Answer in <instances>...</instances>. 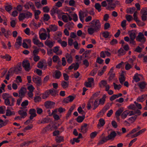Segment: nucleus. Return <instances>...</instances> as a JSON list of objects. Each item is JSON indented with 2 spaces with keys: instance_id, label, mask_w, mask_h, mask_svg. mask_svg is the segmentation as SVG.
Returning a JSON list of instances; mask_svg holds the SVG:
<instances>
[{
  "instance_id": "7ed1b4c3",
  "label": "nucleus",
  "mask_w": 147,
  "mask_h": 147,
  "mask_svg": "<svg viewBox=\"0 0 147 147\" xmlns=\"http://www.w3.org/2000/svg\"><path fill=\"white\" fill-rule=\"evenodd\" d=\"M32 41L34 45L38 46L39 47H43L44 45L42 42L40 41L37 35H35L32 38Z\"/></svg>"
},
{
  "instance_id": "603ef678",
  "label": "nucleus",
  "mask_w": 147,
  "mask_h": 147,
  "mask_svg": "<svg viewBox=\"0 0 147 147\" xmlns=\"http://www.w3.org/2000/svg\"><path fill=\"white\" fill-rule=\"evenodd\" d=\"M101 5L99 3H96L95 4L94 7L95 9L97 10L98 12H100L101 9Z\"/></svg>"
},
{
  "instance_id": "f03ea898",
  "label": "nucleus",
  "mask_w": 147,
  "mask_h": 147,
  "mask_svg": "<svg viewBox=\"0 0 147 147\" xmlns=\"http://www.w3.org/2000/svg\"><path fill=\"white\" fill-rule=\"evenodd\" d=\"M22 68L21 65L20 63H18L17 65L14 68H11L8 71V73H14L16 74H18L21 73Z\"/></svg>"
},
{
  "instance_id": "c03bdc74",
  "label": "nucleus",
  "mask_w": 147,
  "mask_h": 147,
  "mask_svg": "<svg viewBox=\"0 0 147 147\" xmlns=\"http://www.w3.org/2000/svg\"><path fill=\"white\" fill-rule=\"evenodd\" d=\"M136 57L134 56H133L132 58H130L127 62L129 63H131L132 65H134V62L136 60Z\"/></svg>"
},
{
  "instance_id": "ddd939ff",
  "label": "nucleus",
  "mask_w": 147,
  "mask_h": 147,
  "mask_svg": "<svg viewBox=\"0 0 147 147\" xmlns=\"http://www.w3.org/2000/svg\"><path fill=\"white\" fill-rule=\"evenodd\" d=\"M26 92V88L22 87L19 91V97L23 98L24 97Z\"/></svg>"
},
{
  "instance_id": "f257e3e1",
  "label": "nucleus",
  "mask_w": 147,
  "mask_h": 147,
  "mask_svg": "<svg viewBox=\"0 0 147 147\" xmlns=\"http://www.w3.org/2000/svg\"><path fill=\"white\" fill-rule=\"evenodd\" d=\"M90 24L92 25V27L88 28L87 31L88 33L92 35L94 32L99 31L101 29V24L99 20L95 19L92 20Z\"/></svg>"
},
{
  "instance_id": "2f4dec72",
  "label": "nucleus",
  "mask_w": 147,
  "mask_h": 147,
  "mask_svg": "<svg viewBox=\"0 0 147 147\" xmlns=\"http://www.w3.org/2000/svg\"><path fill=\"white\" fill-rule=\"evenodd\" d=\"M8 121L7 120L3 121L0 118V128L6 125Z\"/></svg>"
},
{
  "instance_id": "a211bd4d",
  "label": "nucleus",
  "mask_w": 147,
  "mask_h": 147,
  "mask_svg": "<svg viewBox=\"0 0 147 147\" xmlns=\"http://www.w3.org/2000/svg\"><path fill=\"white\" fill-rule=\"evenodd\" d=\"M27 110H21L18 111V113L20 115V116L22 118H24L27 115Z\"/></svg>"
},
{
  "instance_id": "2eb2a0df",
  "label": "nucleus",
  "mask_w": 147,
  "mask_h": 147,
  "mask_svg": "<svg viewBox=\"0 0 147 147\" xmlns=\"http://www.w3.org/2000/svg\"><path fill=\"white\" fill-rule=\"evenodd\" d=\"M22 38L18 36L16 40L15 46L17 48H18L22 45Z\"/></svg>"
},
{
  "instance_id": "c85d7f7f",
  "label": "nucleus",
  "mask_w": 147,
  "mask_h": 147,
  "mask_svg": "<svg viewBox=\"0 0 147 147\" xmlns=\"http://www.w3.org/2000/svg\"><path fill=\"white\" fill-rule=\"evenodd\" d=\"M146 130L145 128L142 129L132 135V138H135L144 133Z\"/></svg>"
},
{
  "instance_id": "69168bd1",
  "label": "nucleus",
  "mask_w": 147,
  "mask_h": 147,
  "mask_svg": "<svg viewBox=\"0 0 147 147\" xmlns=\"http://www.w3.org/2000/svg\"><path fill=\"white\" fill-rule=\"evenodd\" d=\"M114 88L115 90H119L121 88V86L120 84L117 85L115 83H113Z\"/></svg>"
},
{
  "instance_id": "5fc2aeb1",
  "label": "nucleus",
  "mask_w": 147,
  "mask_h": 147,
  "mask_svg": "<svg viewBox=\"0 0 147 147\" xmlns=\"http://www.w3.org/2000/svg\"><path fill=\"white\" fill-rule=\"evenodd\" d=\"M85 115L82 116H79L77 119V121L78 123H81L82 122L85 118Z\"/></svg>"
},
{
  "instance_id": "ea45409f",
  "label": "nucleus",
  "mask_w": 147,
  "mask_h": 147,
  "mask_svg": "<svg viewBox=\"0 0 147 147\" xmlns=\"http://www.w3.org/2000/svg\"><path fill=\"white\" fill-rule=\"evenodd\" d=\"M133 65L131 64H130L129 63L126 62L125 63V69L127 70H129L132 67Z\"/></svg>"
},
{
  "instance_id": "1a4fd4ad",
  "label": "nucleus",
  "mask_w": 147,
  "mask_h": 147,
  "mask_svg": "<svg viewBox=\"0 0 147 147\" xmlns=\"http://www.w3.org/2000/svg\"><path fill=\"white\" fill-rule=\"evenodd\" d=\"M136 40L138 41L144 43L146 41V38L143 33L140 32L136 37Z\"/></svg>"
},
{
  "instance_id": "e2e57ef3",
  "label": "nucleus",
  "mask_w": 147,
  "mask_h": 147,
  "mask_svg": "<svg viewBox=\"0 0 147 147\" xmlns=\"http://www.w3.org/2000/svg\"><path fill=\"white\" fill-rule=\"evenodd\" d=\"M91 52V50H87L85 51L83 55H84L85 58L88 57L90 54Z\"/></svg>"
},
{
  "instance_id": "bb28decb",
  "label": "nucleus",
  "mask_w": 147,
  "mask_h": 147,
  "mask_svg": "<svg viewBox=\"0 0 147 147\" xmlns=\"http://www.w3.org/2000/svg\"><path fill=\"white\" fill-rule=\"evenodd\" d=\"M39 35L40 38L42 40H46L48 36L46 33H39Z\"/></svg>"
},
{
  "instance_id": "e433bc0d",
  "label": "nucleus",
  "mask_w": 147,
  "mask_h": 147,
  "mask_svg": "<svg viewBox=\"0 0 147 147\" xmlns=\"http://www.w3.org/2000/svg\"><path fill=\"white\" fill-rule=\"evenodd\" d=\"M105 124V120L102 119H100L99 120V123L98 125V127H102Z\"/></svg>"
},
{
  "instance_id": "0e129e2a",
  "label": "nucleus",
  "mask_w": 147,
  "mask_h": 147,
  "mask_svg": "<svg viewBox=\"0 0 147 147\" xmlns=\"http://www.w3.org/2000/svg\"><path fill=\"white\" fill-rule=\"evenodd\" d=\"M133 79L136 82H138L140 80V79L138 76V74H136L133 77Z\"/></svg>"
},
{
  "instance_id": "13d9d810",
  "label": "nucleus",
  "mask_w": 147,
  "mask_h": 147,
  "mask_svg": "<svg viewBox=\"0 0 147 147\" xmlns=\"http://www.w3.org/2000/svg\"><path fill=\"white\" fill-rule=\"evenodd\" d=\"M137 117V115H136L134 116L131 117L128 119V120L131 122V123H133L136 120Z\"/></svg>"
},
{
  "instance_id": "774afa93",
  "label": "nucleus",
  "mask_w": 147,
  "mask_h": 147,
  "mask_svg": "<svg viewBox=\"0 0 147 147\" xmlns=\"http://www.w3.org/2000/svg\"><path fill=\"white\" fill-rule=\"evenodd\" d=\"M79 16H81V17H84L87 16V14L86 12L80 10L79 12Z\"/></svg>"
},
{
  "instance_id": "b1692460",
  "label": "nucleus",
  "mask_w": 147,
  "mask_h": 147,
  "mask_svg": "<svg viewBox=\"0 0 147 147\" xmlns=\"http://www.w3.org/2000/svg\"><path fill=\"white\" fill-rule=\"evenodd\" d=\"M146 85V83L145 82H141L138 84V85L141 91L145 88Z\"/></svg>"
},
{
  "instance_id": "6ab92c4d",
  "label": "nucleus",
  "mask_w": 147,
  "mask_h": 147,
  "mask_svg": "<svg viewBox=\"0 0 147 147\" xmlns=\"http://www.w3.org/2000/svg\"><path fill=\"white\" fill-rule=\"evenodd\" d=\"M45 106L47 108H51L53 107L55 105V103L53 102L48 101L45 103Z\"/></svg>"
},
{
  "instance_id": "dca6fc26",
  "label": "nucleus",
  "mask_w": 147,
  "mask_h": 147,
  "mask_svg": "<svg viewBox=\"0 0 147 147\" xmlns=\"http://www.w3.org/2000/svg\"><path fill=\"white\" fill-rule=\"evenodd\" d=\"M88 82H86L85 85L87 87H91L92 84L94 83V79L93 78H88Z\"/></svg>"
},
{
  "instance_id": "393cba45",
  "label": "nucleus",
  "mask_w": 147,
  "mask_h": 147,
  "mask_svg": "<svg viewBox=\"0 0 147 147\" xmlns=\"http://www.w3.org/2000/svg\"><path fill=\"white\" fill-rule=\"evenodd\" d=\"M87 125L86 123H84L83 125H82L81 127L80 131L83 133H86L88 130Z\"/></svg>"
},
{
  "instance_id": "20e7f679",
  "label": "nucleus",
  "mask_w": 147,
  "mask_h": 147,
  "mask_svg": "<svg viewBox=\"0 0 147 147\" xmlns=\"http://www.w3.org/2000/svg\"><path fill=\"white\" fill-rule=\"evenodd\" d=\"M32 81L37 86H40L42 84L41 78L37 76L34 75L33 76Z\"/></svg>"
},
{
  "instance_id": "864d4df0",
  "label": "nucleus",
  "mask_w": 147,
  "mask_h": 147,
  "mask_svg": "<svg viewBox=\"0 0 147 147\" xmlns=\"http://www.w3.org/2000/svg\"><path fill=\"white\" fill-rule=\"evenodd\" d=\"M135 9H136L134 7H133L130 8H128L127 9V13L130 14H132L134 12Z\"/></svg>"
},
{
  "instance_id": "bf43d9fd",
  "label": "nucleus",
  "mask_w": 147,
  "mask_h": 147,
  "mask_svg": "<svg viewBox=\"0 0 147 147\" xmlns=\"http://www.w3.org/2000/svg\"><path fill=\"white\" fill-rule=\"evenodd\" d=\"M12 109V108L9 107H7L6 110V115L7 116H10L12 114L11 111L9 110V109Z\"/></svg>"
},
{
  "instance_id": "0eeeda50",
  "label": "nucleus",
  "mask_w": 147,
  "mask_h": 147,
  "mask_svg": "<svg viewBox=\"0 0 147 147\" xmlns=\"http://www.w3.org/2000/svg\"><path fill=\"white\" fill-rule=\"evenodd\" d=\"M24 7L26 9H29L30 8L33 11L35 10V7L33 3L31 1L27 2L24 5Z\"/></svg>"
},
{
  "instance_id": "f3484780",
  "label": "nucleus",
  "mask_w": 147,
  "mask_h": 147,
  "mask_svg": "<svg viewBox=\"0 0 147 147\" xmlns=\"http://www.w3.org/2000/svg\"><path fill=\"white\" fill-rule=\"evenodd\" d=\"M116 135L117 134L116 132L114 131H113L111 132L110 134L108 135L107 137L108 140H113Z\"/></svg>"
},
{
  "instance_id": "8fccbe9b",
  "label": "nucleus",
  "mask_w": 147,
  "mask_h": 147,
  "mask_svg": "<svg viewBox=\"0 0 147 147\" xmlns=\"http://www.w3.org/2000/svg\"><path fill=\"white\" fill-rule=\"evenodd\" d=\"M37 67L39 68L42 69L43 67L44 69H45L47 67V66H44L43 63L42 62L39 61L37 64Z\"/></svg>"
},
{
  "instance_id": "4468645a",
  "label": "nucleus",
  "mask_w": 147,
  "mask_h": 147,
  "mask_svg": "<svg viewBox=\"0 0 147 147\" xmlns=\"http://www.w3.org/2000/svg\"><path fill=\"white\" fill-rule=\"evenodd\" d=\"M60 47L59 46H56L52 50L53 52L56 54L57 55H60L62 54V51L60 49Z\"/></svg>"
},
{
  "instance_id": "c756f323",
  "label": "nucleus",
  "mask_w": 147,
  "mask_h": 147,
  "mask_svg": "<svg viewBox=\"0 0 147 147\" xmlns=\"http://www.w3.org/2000/svg\"><path fill=\"white\" fill-rule=\"evenodd\" d=\"M57 112V109H55L54 111H53L51 114L53 115L54 119L56 120H58L59 119V117L58 115L56 114Z\"/></svg>"
},
{
  "instance_id": "58836bf2",
  "label": "nucleus",
  "mask_w": 147,
  "mask_h": 147,
  "mask_svg": "<svg viewBox=\"0 0 147 147\" xmlns=\"http://www.w3.org/2000/svg\"><path fill=\"white\" fill-rule=\"evenodd\" d=\"M119 80L120 83L122 84L125 80V78L123 74H122L120 75L119 78Z\"/></svg>"
},
{
  "instance_id": "680f3d73",
  "label": "nucleus",
  "mask_w": 147,
  "mask_h": 147,
  "mask_svg": "<svg viewBox=\"0 0 147 147\" xmlns=\"http://www.w3.org/2000/svg\"><path fill=\"white\" fill-rule=\"evenodd\" d=\"M78 111L79 113L83 115H85V112L82 110V107H79L78 108Z\"/></svg>"
},
{
  "instance_id": "6e6d98bb",
  "label": "nucleus",
  "mask_w": 147,
  "mask_h": 147,
  "mask_svg": "<svg viewBox=\"0 0 147 147\" xmlns=\"http://www.w3.org/2000/svg\"><path fill=\"white\" fill-rule=\"evenodd\" d=\"M3 98L5 100L6 98H8L11 97V96L8 93H4L2 95Z\"/></svg>"
},
{
  "instance_id": "cd10ccee",
  "label": "nucleus",
  "mask_w": 147,
  "mask_h": 147,
  "mask_svg": "<svg viewBox=\"0 0 147 147\" xmlns=\"http://www.w3.org/2000/svg\"><path fill=\"white\" fill-rule=\"evenodd\" d=\"M0 57L2 59H5L7 61H10L11 58V57L7 54H6L4 55H1Z\"/></svg>"
},
{
  "instance_id": "4be33fe9",
  "label": "nucleus",
  "mask_w": 147,
  "mask_h": 147,
  "mask_svg": "<svg viewBox=\"0 0 147 147\" xmlns=\"http://www.w3.org/2000/svg\"><path fill=\"white\" fill-rule=\"evenodd\" d=\"M45 45L48 47H49L51 48L54 45V42L52 41L47 39L45 42Z\"/></svg>"
},
{
  "instance_id": "338daca9",
  "label": "nucleus",
  "mask_w": 147,
  "mask_h": 147,
  "mask_svg": "<svg viewBox=\"0 0 147 147\" xmlns=\"http://www.w3.org/2000/svg\"><path fill=\"white\" fill-rule=\"evenodd\" d=\"M52 59L53 62L54 63H56L58 61L60 60V58L59 57L56 55H54L52 57Z\"/></svg>"
},
{
  "instance_id": "49530a36",
  "label": "nucleus",
  "mask_w": 147,
  "mask_h": 147,
  "mask_svg": "<svg viewBox=\"0 0 147 147\" xmlns=\"http://www.w3.org/2000/svg\"><path fill=\"white\" fill-rule=\"evenodd\" d=\"M145 95L143 94L141 96L138 97L137 99V100L138 102H142L145 100L144 98L145 97Z\"/></svg>"
},
{
  "instance_id": "052dcab7",
  "label": "nucleus",
  "mask_w": 147,
  "mask_h": 147,
  "mask_svg": "<svg viewBox=\"0 0 147 147\" xmlns=\"http://www.w3.org/2000/svg\"><path fill=\"white\" fill-rule=\"evenodd\" d=\"M127 108L129 109H131L133 110H135L136 109L135 105L134 104H130L127 107Z\"/></svg>"
},
{
  "instance_id": "7c9ffc66",
  "label": "nucleus",
  "mask_w": 147,
  "mask_h": 147,
  "mask_svg": "<svg viewBox=\"0 0 147 147\" xmlns=\"http://www.w3.org/2000/svg\"><path fill=\"white\" fill-rule=\"evenodd\" d=\"M49 27L50 29V30L52 32H55L56 31L58 28L57 26L55 24H51L49 25Z\"/></svg>"
},
{
  "instance_id": "a878e982",
  "label": "nucleus",
  "mask_w": 147,
  "mask_h": 147,
  "mask_svg": "<svg viewBox=\"0 0 147 147\" xmlns=\"http://www.w3.org/2000/svg\"><path fill=\"white\" fill-rule=\"evenodd\" d=\"M61 74V72L58 70H56L53 75V77L55 79H59L60 77Z\"/></svg>"
},
{
  "instance_id": "79ce46f5",
  "label": "nucleus",
  "mask_w": 147,
  "mask_h": 147,
  "mask_svg": "<svg viewBox=\"0 0 147 147\" xmlns=\"http://www.w3.org/2000/svg\"><path fill=\"white\" fill-rule=\"evenodd\" d=\"M18 19L19 21H22L25 18V16L24 13H20L18 16Z\"/></svg>"
},
{
  "instance_id": "412c9836",
  "label": "nucleus",
  "mask_w": 147,
  "mask_h": 147,
  "mask_svg": "<svg viewBox=\"0 0 147 147\" xmlns=\"http://www.w3.org/2000/svg\"><path fill=\"white\" fill-rule=\"evenodd\" d=\"M65 57L67 59V62L69 64L71 63L73 61V59L71 54L67 53L66 54Z\"/></svg>"
},
{
  "instance_id": "423d86ee",
  "label": "nucleus",
  "mask_w": 147,
  "mask_h": 147,
  "mask_svg": "<svg viewBox=\"0 0 147 147\" xmlns=\"http://www.w3.org/2000/svg\"><path fill=\"white\" fill-rule=\"evenodd\" d=\"M100 140L98 143V145H100L106 142L108 140L107 136H105L104 134L103 133L100 137Z\"/></svg>"
},
{
  "instance_id": "3c124183",
  "label": "nucleus",
  "mask_w": 147,
  "mask_h": 147,
  "mask_svg": "<svg viewBox=\"0 0 147 147\" xmlns=\"http://www.w3.org/2000/svg\"><path fill=\"white\" fill-rule=\"evenodd\" d=\"M26 18H31L32 16V13L29 11H27L25 13H24Z\"/></svg>"
},
{
  "instance_id": "5701e85b",
  "label": "nucleus",
  "mask_w": 147,
  "mask_h": 147,
  "mask_svg": "<svg viewBox=\"0 0 147 147\" xmlns=\"http://www.w3.org/2000/svg\"><path fill=\"white\" fill-rule=\"evenodd\" d=\"M107 97V96L105 94H104L103 95L102 98L98 100L99 103L100 105H103L104 104Z\"/></svg>"
},
{
  "instance_id": "473e14b6",
  "label": "nucleus",
  "mask_w": 147,
  "mask_h": 147,
  "mask_svg": "<svg viewBox=\"0 0 147 147\" xmlns=\"http://www.w3.org/2000/svg\"><path fill=\"white\" fill-rule=\"evenodd\" d=\"M124 111V108L123 107L120 108L119 109L117 110L115 113L116 117H119L121 115V113Z\"/></svg>"
},
{
  "instance_id": "37998d69",
  "label": "nucleus",
  "mask_w": 147,
  "mask_h": 147,
  "mask_svg": "<svg viewBox=\"0 0 147 147\" xmlns=\"http://www.w3.org/2000/svg\"><path fill=\"white\" fill-rule=\"evenodd\" d=\"M62 20L65 23H67L68 21V15H62Z\"/></svg>"
},
{
  "instance_id": "a19ab883",
  "label": "nucleus",
  "mask_w": 147,
  "mask_h": 147,
  "mask_svg": "<svg viewBox=\"0 0 147 147\" xmlns=\"http://www.w3.org/2000/svg\"><path fill=\"white\" fill-rule=\"evenodd\" d=\"M61 85L62 87L63 88H66L68 87L69 82H65L63 81L61 82Z\"/></svg>"
},
{
  "instance_id": "9b49d317",
  "label": "nucleus",
  "mask_w": 147,
  "mask_h": 147,
  "mask_svg": "<svg viewBox=\"0 0 147 147\" xmlns=\"http://www.w3.org/2000/svg\"><path fill=\"white\" fill-rule=\"evenodd\" d=\"M1 31L3 34H4L5 37L7 38H8L9 36L11 35V31L8 30H6L5 28L3 27L1 28Z\"/></svg>"
},
{
  "instance_id": "aec40b11",
  "label": "nucleus",
  "mask_w": 147,
  "mask_h": 147,
  "mask_svg": "<svg viewBox=\"0 0 147 147\" xmlns=\"http://www.w3.org/2000/svg\"><path fill=\"white\" fill-rule=\"evenodd\" d=\"M94 106L93 100L91 98L88 101L87 104V108L88 110L92 108Z\"/></svg>"
},
{
  "instance_id": "09e8293b",
  "label": "nucleus",
  "mask_w": 147,
  "mask_h": 147,
  "mask_svg": "<svg viewBox=\"0 0 147 147\" xmlns=\"http://www.w3.org/2000/svg\"><path fill=\"white\" fill-rule=\"evenodd\" d=\"M128 115V110L124 111L121 115V117L123 119H125Z\"/></svg>"
},
{
  "instance_id": "6e6552de",
  "label": "nucleus",
  "mask_w": 147,
  "mask_h": 147,
  "mask_svg": "<svg viewBox=\"0 0 147 147\" xmlns=\"http://www.w3.org/2000/svg\"><path fill=\"white\" fill-rule=\"evenodd\" d=\"M62 37V33L60 31H57L53 34V39L54 40H57V42H60Z\"/></svg>"
},
{
  "instance_id": "f8f14e48",
  "label": "nucleus",
  "mask_w": 147,
  "mask_h": 147,
  "mask_svg": "<svg viewBox=\"0 0 147 147\" xmlns=\"http://www.w3.org/2000/svg\"><path fill=\"white\" fill-rule=\"evenodd\" d=\"M141 12L142 14V20L144 21H145L147 18V8H144L142 9L141 11Z\"/></svg>"
},
{
  "instance_id": "4c0bfd02",
  "label": "nucleus",
  "mask_w": 147,
  "mask_h": 147,
  "mask_svg": "<svg viewBox=\"0 0 147 147\" xmlns=\"http://www.w3.org/2000/svg\"><path fill=\"white\" fill-rule=\"evenodd\" d=\"M55 140L57 142L60 143L63 141V137L60 136H57L55 137Z\"/></svg>"
},
{
  "instance_id": "4d7b16f0",
  "label": "nucleus",
  "mask_w": 147,
  "mask_h": 147,
  "mask_svg": "<svg viewBox=\"0 0 147 147\" xmlns=\"http://www.w3.org/2000/svg\"><path fill=\"white\" fill-rule=\"evenodd\" d=\"M28 104V100H26L23 102H22L21 104V106L23 108H26V106H27Z\"/></svg>"
},
{
  "instance_id": "9d476101",
  "label": "nucleus",
  "mask_w": 147,
  "mask_h": 147,
  "mask_svg": "<svg viewBox=\"0 0 147 147\" xmlns=\"http://www.w3.org/2000/svg\"><path fill=\"white\" fill-rule=\"evenodd\" d=\"M99 86L100 88H102L104 87L105 88V90L108 91L110 89L109 85L107 84V82L105 80H102L99 83Z\"/></svg>"
},
{
  "instance_id": "de8ad7c7",
  "label": "nucleus",
  "mask_w": 147,
  "mask_h": 147,
  "mask_svg": "<svg viewBox=\"0 0 147 147\" xmlns=\"http://www.w3.org/2000/svg\"><path fill=\"white\" fill-rule=\"evenodd\" d=\"M130 39H134L136 37V33L133 32H131L129 33Z\"/></svg>"
},
{
  "instance_id": "72a5a7b5",
  "label": "nucleus",
  "mask_w": 147,
  "mask_h": 147,
  "mask_svg": "<svg viewBox=\"0 0 147 147\" xmlns=\"http://www.w3.org/2000/svg\"><path fill=\"white\" fill-rule=\"evenodd\" d=\"M49 93L52 96H55L58 92V90H56L54 88L49 90Z\"/></svg>"
},
{
  "instance_id": "a18cd8bd",
  "label": "nucleus",
  "mask_w": 147,
  "mask_h": 147,
  "mask_svg": "<svg viewBox=\"0 0 147 147\" xmlns=\"http://www.w3.org/2000/svg\"><path fill=\"white\" fill-rule=\"evenodd\" d=\"M4 102L5 104L6 105H9L10 106H12L14 104L13 102H12L11 103L10 102L8 98H6L4 100Z\"/></svg>"
},
{
  "instance_id": "c9c22d12",
  "label": "nucleus",
  "mask_w": 147,
  "mask_h": 147,
  "mask_svg": "<svg viewBox=\"0 0 147 147\" xmlns=\"http://www.w3.org/2000/svg\"><path fill=\"white\" fill-rule=\"evenodd\" d=\"M118 56H121L124 55L125 52L123 48H121L118 51Z\"/></svg>"
},
{
  "instance_id": "f704fd0d",
  "label": "nucleus",
  "mask_w": 147,
  "mask_h": 147,
  "mask_svg": "<svg viewBox=\"0 0 147 147\" xmlns=\"http://www.w3.org/2000/svg\"><path fill=\"white\" fill-rule=\"evenodd\" d=\"M93 104L94 106L93 107V109L94 110L100 105V104L99 103L98 100L97 99H96L94 102L93 101Z\"/></svg>"
},
{
  "instance_id": "39448f33",
  "label": "nucleus",
  "mask_w": 147,
  "mask_h": 147,
  "mask_svg": "<svg viewBox=\"0 0 147 147\" xmlns=\"http://www.w3.org/2000/svg\"><path fill=\"white\" fill-rule=\"evenodd\" d=\"M22 66L25 71H29L31 69L30 64L29 61L26 59H24L22 62Z\"/></svg>"
}]
</instances>
